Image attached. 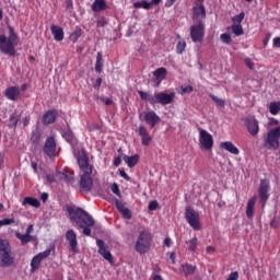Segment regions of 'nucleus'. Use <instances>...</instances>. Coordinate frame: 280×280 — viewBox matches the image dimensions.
<instances>
[{
  "label": "nucleus",
  "mask_w": 280,
  "mask_h": 280,
  "mask_svg": "<svg viewBox=\"0 0 280 280\" xmlns=\"http://www.w3.org/2000/svg\"><path fill=\"white\" fill-rule=\"evenodd\" d=\"M34 231V225L33 224H30L27 228H26V231H25V234L26 235H32V232Z\"/></svg>",
  "instance_id": "obj_53"
},
{
  "label": "nucleus",
  "mask_w": 280,
  "mask_h": 280,
  "mask_svg": "<svg viewBox=\"0 0 280 280\" xmlns=\"http://www.w3.org/2000/svg\"><path fill=\"white\" fill-rule=\"evenodd\" d=\"M23 125L24 126H30V117H25L24 119H23Z\"/></svg>",
  "instance_id": "obj_63"
},
{
  "label": "nucleus",
  "mask_w": 280,
  "mask_h": 280,
  "mask_svg": "<svg viewBox=\"0 0 280 280\" xmlns=\"http://www.w3.org/2000/svg\"><path fill=\"white\" fill-rule=\"evenodd\" d=\"M210 97L213 100V102L215 103L217 106H221V108H224V106L226 105V103L224 102V100L219 98L218 96L210 94Z\"/></svg>",
  "instance_id": "obj_40"
},
{
  "label": "nucleus",
  "mask_w": 280,
  "mask_h": 280,
  "mask_svg": "<svg viewBox=\"0 0 280 280\" xmlns=\"http://www.w3.org/2000/svg\"><path fill=\"white\" fill-rule=\"evenodd\" d=\"M102 102H104V104H106V106H110V104H113V100H110L108 97L102 98Z\"/></svg>",
  "instance_id": "obj_57"
},
{
  "label": "nucleus",
  "mask_w": 280,
  "mask_h": 280,
  "mask_svg": "<svg viewBox=\"0 0 280 280\" xmlns=\"http://www.w3.org/2000/svg\"><path fill=\"white\" fill-rule=\"evenodd\" d=\"M57 117H58L57 110H48L45 113L42 121L45 126H49V124H54L56 121Z\"/></svg>",
  "instance_id": "obj_24"
},
{
  "label": "nucleus",
  "mask_w": 280,
  "mask_h": 280,
  "mask_svg": "<svg viewBox=\"0 0 280 280\" xmlns=\"http://www.w3.org/2000/svg\"><path fill=\"white\" fill-rule=\"evenodd\" d=\"M96 246H98V253L101 254L103 259L108 261V264H113V254H110V250L108 249L104 241L97 238Z\"/></svg>",
  "instance_id": "obj_14"
},
{
  "label": "nucleus",
  "mask_w": 280,
  "mask_h": 280,
  "mask_svg": "<svg viewBox=\"0 0 280 280\" xmlns=\"http://www.w3.org/2000/svg\"><path fill=\"white\" fill-rule=\"evenodd\" d=\"M20 120V117L18 114H12L9 118V128H14L15 126H18Z\"/></svg>",
  "instance_id": "obj_37"
},
{
  "label": "nucleus",
  "mask_w": 280,
  "mask_h": 280,
  "mask_svg": "<svg viewBox=\"0 0 280 280\" xmlns=\"http://www.w3.org/2000/svg\"><path fill=\"white\" fill-rule=\"evenodd\" d=\"M14 264V258L10 256V247H7L3 252H0V266L10 267Z\"/></svg>",
  "instance_id": "obj_18"
},
{
  "label": "nucleus",
  "mask_w": 280,
  "mask_h": 280,
  "mask_svg": "<svg viewBox=\"0 0 280 280\" xmlns=\"http://www.w3.org/2000/svg\"><path fill=\"white\" fill-rule=\"evenodd\" d=\"M220 39L225 44V45H231V35L229 33H223L220 35Z\"/></svg>",
  "instance_id": "obj_43"
},
{
  "label": "nucleus",
  "mask_w": 280,
  "mask_h": 280,
  "mask_svg": "<svg viewBox=\"0 0 280 280\" xmlns=\"http://www.w3.org/2000/svg\"><path fill=\"white\" fill-rule=\"evenodd\" d=\"M7 248H10V243H8V241L5 240L0 238V253L7 250Z\"/></svg>",
  "instance_id": "obj_48"
},
{
  "label": "nucleus",
  "mask_w": 280,
  "mask_h": 280,
  "mask_svg": "<svg viewBox=\"0 0 280 280\" xmlns=\"http://www.w3.org/2000/svg\"><path fill=\"white\" fill-rule=\"evenodd\" d=\"M162 0H151L149 3H151V5H159V3H161Z\"/></svg>",
  "instance_id": "obj_64"
},
{
  "label": "nucleus",
  "mask_w": 280,
  "mask_h": 280,
  "mask_svg": "<svg viewBox=\"0 0 280 280\" xmlns=\"http://www.w3.org/2000/svg\"><path fill=\"white\" fill-rule=\"evenodd\" d=\"M245 65L248 67V69H253V60H250L249 58L245 59Z\"/></svg>",
  "instance_id": "obj_56"
},
{
  "label": "nucleus",
  "mask_w": 280,
  "mask_h": 280,
  "mask_svg": "<svg viewBox=\"0 0 280 280\" xmlns=\"http://www.w3.org/2000/svg\"><path fill=\"white\" fill-rule=\"evenodd\" d=\"M80 36H82V28L75 27L74 32L70 35V40L72 43H78Z\"/></svg>",
  "instance_id": "obj_34"
},
{
  "label": "nucleus",
  "mask_w": 280,
  "mask_h": 280,
  "mask_svg": "<svg viewBox=\"0 0 280 280\" xmlns=\"http://www.w3.org/2000/svg\"><path fill=\"white\" fill-rule=\"evenodd\" d=\"M106 8L105 0H94L92 4L93 12H102Z\"/></svg>",
  "instance_id": "obj_29"
},
{
  "label": "nucleus",
  "mask_w": 280,
  "mask_h": 280,
  "mask_svg": "<svg viewBox=\"0 0 280 280\" xmlns=\"http://www.w3.org/2000/svg\"><path fill=\"white\" fill-rule=\"evenodd\" d=\"M31 141L33 143H38V141H40V131H38V130L33 131L32 137H31Z\"/></svg>",
  "instance_id": "obj_44"
},
{
  "label": "nucleus",
  "mask_w": 280,
  "mask_h": 280,
  "mask_svg": "<svg viewBox=\"0 0 280 280\" xmlns=\"http://www.w3.org/2000/svg\"><path fill=\"white\" fill-rule=\"evenodd\" d=\"M232 32L235 36H242L244 34V28L242 24H234L232 25Z\"/></svg>",
  "instance_id": "obj_38"
},
{
  "label": "nucleus",
  "mask_w": 280,
  "mask_h": 280,
  "mask_svg": "<svg viewBox=\"0 0 280 280\" xmlns=\"http://www.w3.org/2000/svg\"><path fill=\"white\" fill-rule=\"evenodd\" d=\"M119 176H121V178H125V180H130V176H128V173L125 171H119Z\"/></svg>",
  "instance_id": "obj_51"
},
{
  "label": "nucleus",
  "mask_w": 280,
  "mask_h": 280,
  "mask_svg": "<svg viewBox=\"0 0 280 280\" xmlns=\"http://www.w3.org/2000/svg\"><path fill=\"white\" fill-rule=\"evenodd\" d=\"M66 8L69 10L71 8H73V0H67L66 2Z\"/></svg>",
  "instance_id": "obj_61"
},
{
  "label": "nucleus",
  "mask_w": 280,
  "mask_h": 280,
  "mask_svg": "<svg viewBox=\"0 0 280 280\" xmlns=\"http://www.w3.org/2000/svg\"><path fill=\"white\" fill-rule=\"evenodd\" d=\"M153 75L158 82L156 86H159V84H161V82H163V80H165V78L167 77V69L159 68L153 71Z\"/></svg>",
  "instance_id": "obj_26"
},
{
  "label": "nucleus",
  "mask_w": 280,
  "mask_h": 280,
  "mask_svg": "<svg viewBox=\"0 0 280 280\" xmlns=\"http://www.w3.org/2000/svg\"><path fill=\"white\" fill-rule=\"evenodd\" d=\"M273 47L280 48V37L273 38Z\"/></svg>",
  "instance_id": "obj_58"
},
{
  "label": "nucleus",
  "mask_w": 280,
  "mask_h": 280,
  "mask_svg": "<svg viewBox=\"0 0 280 280\" xmlns=\"http://www.w3.org/2000/svg\"><path fill=\"white\" fill-rule=\"evenodd\" d=\"M164 244H165V246H167V248H170V246H172V238L166 237V238L164 240Z\"/></svg>",
  "instance_id": "obj_59"
},
{
  "label": "nucleus",
  "mask_w": 280,
  "mask_h": 280,
  "mask_svg": "<svg viewBox=\"0 0 280 280\" xmlns=\"http://www.w3.org/2000/svg\"><path fill=\"white\" fill-rule=\"evenodd\" d=\"M280 145V126L269 129L264 136L262 147L266 150H279Z\"/></svg>",
  "instance_id": "obj_5"
},
{
  "label": "nucleus",
  "mask_w": 280,
  "mask_h": 280,
  "mask_svg": "<svg viewBox=\"0 0 280 280\" xmlns=\"http://www.w3.org/2000/svg\"><path fill=\"white\" fill-rule=\"evenodd\" d=\"M152 3L142 0L133 3V8H142L143 10H150Z\"/></svg>",
  "instance_id": "obj_36"
},
{
  "label": "nucleus",
  "mask_w": 280,
  "mask_h": 280,
  "mask_svg": "<svg viewBox=\"0 0 280 280\" xmlns=\"http://www.w3.org/2000/svg\"><path fill=\"white\" fill-rule=\"evenodd\" d=\"M138 95H140L141 100L144 102H149L152 106L155 104H161L162 106H167V104H172L174 102V97H176V93L172 92L170 94L165 92H155L154 95L143 92L141 90L138 91Z\"/></svg>",
  "instance_id": "obj_3"
},
{
  "label": "nucleus",
  "mask_w": 280,
  "mask_h": 280,
  "mask_svg": "<svg viewBox=\"0 0 280 280\" xmlns=\"http://www.w3.org/2000/svg\"><path fill=\"white\" fill-rule=\"evenodd\" d=\"M44 152L47 156H55L56 155V140L50 137L46 140L44 145Z\"/></svg>",
  "instance_id": "obj_20"
},
{
  "label": "nucleus",
  "mask_w": 280,
  "mask_h": 280,
  "mask_svg": "<svg viewBox=\"0 0 280 280\" xmlns=\"http://www.w3.org/2000/svg\"><path fill=\"white\" fill-rule=\"evenodd\" d=\"M114 165H115V167H119L120 165H121V158H116L115 160H114Z\"/></svg>",
  "instance_id": "obj_55"
},
{
  "label": "nucleus",
  "mask_w": 280,
  "mask_h": 280,
  "mask_svg": "<svg viewBox=\"0 0 280 280\" xmlns=\"http://www.w3.org/2000/svg\"><path fill=\"white\" fill-rule=\"evenodd\" d=\"M47 198H49V195L47 192L42 194V200L43 202H47Z\"/></svg>",
  "instance_id": "obj_62"
},
{
  "label": "nucleus",
  "mask_w": 280,
  "mask_h": 280,
  "mask_svg": "<svg viewBox=\"0 0 280 280\" xmlns=\"http://www.w3.org/2000/svg\"><path fill=\"white\" fill-rule=\"evenodd\" d=\"M15 237L20 240L22 246H25V244H30V242H32V234H21V232H16Z\"/></svg>",
  "instance_id": "obj_31"
},
{
  "label": "nucleus",
  "mask_w": 280,
  "mask_h": 280,
  "mask_svg": "<svg viewBox=\"0 0 280 280\" xmlns=\"http://www.w3.org/2000/svg\"><path fill=\"white\" fill-rule=\"evenodd\" d=\"M22 205L23 207H25V205H30V207H35V209H38V207H40V201H38L36 198L26 197L22 201Z\"/></svg>",
  "instance_id": "obj_30"
},
{
  "label": "nucleus",
  "mask_w": 280,
  "mask_h": 280,
  "mask_svg": "<svg viewBox=\"0 0 280 280\" xmlns=\"http://www.w3.org/2000/svg\"><path fill=\"white\" fill-rule=\"evenodd\" d=\"M66 240L69 243L72 253H78V234H75V231L68 230L66 232Z\"/></svg>",
  "instance_id": "obj_15"
},
{
  "label": "nucleus",
  "mask_w": 280,
  "mask_h": 280,
  "mask_svg": "<svg viewBox=\"0 0 280 280\" xmlns=\"http://www.w3.org/2000/svg\"><path fill=\"white\" fill-rule=\"evenodd\" d=\"M47 183H56V177L51 174L46 175Z\"/></svg>",
  "instance_id": "obj_52"
},
{
  "label": "nucleus",
  "mask_w": 280,
  "mask_h": 280,
  "mask_svg": "<svg viewBox=\"0 0 280 280\" xmlns=\"http://www.w3.org/2000/svg\"><path fill=\"white\" fill-rule=\"evenodd\" d=\"M67 212L71 222H74L77 226L83 229V235L91 237V226H95V219L82 208L67 207Z\"/></svg>",
  "instance_id": "obj_2"
},
{
  "label": "nucleus",
  "mask_w": 280,
  "mask_h": 280,
  "mask_svg": "<svg viewBox=\"0 0 280 280\" xmlns=\"http://www.w3.org/2000/svg\"><path fill=\"white\" fill-rule=\"evenodd\" d=\"M61 136L63 137V139H66L68 143H73V131H71L70 129L62 130Z\"/></svg>",
  "instance_id": "obj_33"
},
{
  "label": "nucleus",
  "mask_w": 280,
  "mask_h": 280,
  "mask_svg": "<svg viewBox=\"0 0 280 280\" xmlns=\"http://www.w3.org/2000/svg\"><path fill=\"white\" fill-rule=\"evenodd\" d=\"M16 45H19V35L14 28L9 27V36L0 35V52L5 56H16Z\"/></svg>",
  "instance_id": "obj_4"
},
{
  "label": "nucleus",
  "mask_w": 280,
  "mask_h": 280,
  "mask_svg": "<svg viewBox=\"0 0 280 280\" xmlns=\"http://www.w3.org/2000/svg\"><path fill=\"white\" fill-rule=\"evenodd\" d=\"M49 255H51V249H46L34 256L31 260V272H36V270H38V268L40 267V262L43 261V259H47Z\"/></svg>",
  "instance_id": "obj_13"
},
{
  "label": "nucleus",
  "mask_w": 280,
  "mask_h": 280,
  "mask_svg": "<svg viewBox=\"0 0 280 280\" xmlns=\"http://www.w3.org/2000/svg\"><path fill=\"white\" fill-rule=\"evenodd\" d=\"M112 191L115 194V196L121 197V191L119 190V185H117V183L112 185Z\"/></svg>",
  "instance_id": "obj_49"
},
{
  "label": "nucleus",
  "mask_w": 280,
  "mask_h": 280,
  "mask_svg": "<svg viewBox=\"0 0 280 280\" xmlns=\"http://www.w3.org/2000/svg\"><path fill=\"white\" fill-rule=\"evenodd\" d=\"M102 52H97L96 56V63H95V71L96 73H102V67H104V63L102 62Z\"/></svg>",
  "instance_id": "obj_35"
},
{
  "label": "nucleus",
  "mask_w": 280,
  "mask_h": 280,
  "mask_svg": "<svg viewBox=\"0 0 280 280\" xmlns=\"http://www.w3.org/2000/svg\"><path fill=\"white\" fill-rule=\"evenodd\" d=\"M196 272V266L190 265V264H183L179 267V273L183 275L184 277H191Z\"/></svg>",
  "instance_id": "obj_23"
},
{
  "label": "nucleus",
  "mask_w": 280,
  "mask_h": 280,
  "mask_svg": "<svg viewBox=\"0 0 280 280\" xmlns=\"http://www.w3.org/2000/svg\"><path fill=\"white\" fill-rule=\"evenodd\" d=\"M73 156L77 159L80 172L82 173L80 189L82 191H91V189H93V178H91V174H93V165L89 164V155H86V151L84 150L80 151L74 149Z\"/></svg>",
  "instance_id": "obj_1"
},
{
  "label": "nucleus",
  "mask_w": 280,
  "mask_h": 280,
  "mask_svg": "<svg viewBox=\"0 0 280 280\" xmlns=\"http://www.w3.org/2000/svg\"><path fill=\"white\" fill-rule=\"evenodd\" d=\"M139 117L140 121H145V124H148L151 128H154V126L161 121V117L156 115L154 110L142 112L140 113Z\"/></svg>",
  "instance_id": "obj_10"
},
{
  "label": "nucleus",
  "mask_w": 280,
  "mask_h": 280,
  "mask_svg": "<svg viewBox=\"0 0 280 280\" xmlns=\"http://www.w3.org/2000/svg\"><path fill=\"white\" fill-rule=\"evenodd\" d=\"M257 202V197H252L246 207V215L247 218H253L255 215V203Z\"/></svg>",
  "instance_id": "obj_27"
},
{
  "label": "nucleus",
  "mask_w": 280,
  "mask_h": 280,
  "mask_svg": "<svg viewBox=\"0 0 280 280\" xmlns=\"http://www.w3.org/2000/svg\"><path fill=\"white\" fill-rule=\"evenodd\" d=\"M100 86H102V78H98L94 84L95 89H100Z\"/></svg>",
  "instance_id": "obj_60"
},
{
  "label": "nucleus",
  "mask_w": 280,
  "mask_h": 280,
  "mask_svg": "<svg viewBox=\"0 0 280 280\" xmlns=\"http://www.w3.org/2000/svg\"><path fill=\"white\" fill-rule=\"evenodd\" d=\"M207 16V11L205 10V4H196L192 8V21H202V19H206Z\"/></svg>",
  "instance_id": "obj_16"
},
{
  "label": "nucleus",
  "mask_w": 280,
  "mask_h": 280,
  "mask_svg": "<svg viewBox=\"0 0 280 280\" xmlns=\"http://www.w3.org/2000/svg\"><path fill=\"white\" fill-rule=\"evenodd\" d=\"M50 32H51L55 40H57V43L65 40V30H62V27L57 26V25H51Z\"/></svg>",
  "instance_id": "obj_22"
},
{
  "label": "nucleus",
  "mask_w": 280,
  "mask_h": 280,
  "mask_svg": "<svg viewBox=\"0 0 280 280\" xmlns=\"http://www.w3.org/2000/svg\"><path fill=\"white\" fill-rule=\"evenodd\" d=\"M194 92V86L191 85H186L180 88V94L186 95V93H192Z\"/></svg>",
  "instance_id": "obj_46"
},
{
  "label": "nucleus",
  "mask_w": 280,
  "mask_h": 280,
  "mask_svg": "<svg viewBox=\"0 0 280 280\" xmlns=\"http://www.w3.org/2000/svg\"><path fill=\"white\" fill-rule=\"evenodd\" d=\"M189 246V250L194 253L198 248V237H192L190 241L187 242Z\"/></svg>",
  "instance_id": "obj_39"
},
{
  "label": "nucleus",
  "mask_w": 280,
  "mask_h": 280,
  "mask_svg": "<svg viewBox=\"0 0 280 280\" xmlns=\"http://www.w3.org/2000/svg\"><path fill=\"white\" fill-rule=\"evenodd\" d=\"M185 218L194 231H200L202 225L200 224V214L198 211L194 210L191 207H187L185 210Z\"/></svg>",
  "instance_id": "obj_7"
},
{
  "label": "nucleus",
  "mask_w": 280,
  "mask_h": 280,
  "mask_svg": "<svg viewBox=\"0 0 280 280\" xmlns=\"http://www.w3.org/2000/svg\"><path fill=\"white\" fill-rule=\"evenodd\" d=\"M186 47H187V43L185 40L178 42V44L176 46V52L183 54V51H185Z\"/></svg>",
  "instance_id": "obj_41"
},
{
  "label": "nucleus",
  "mask_w": 280,
  "mask_h": 280,
  "mask_svg": "<svg viewBox=\"0 0 280 280\" xmlns=\"http://www.w3.org/2000/svg\"><path fill=\"white\" fill-rule=\"evenodd\" d=\"M270 182L268 179H261L258 188V195L262 202V207H266L268 199L270 198Z\"/></svg>",
  "instance_id": "obj_11"
},
{
  "label": "nucleus",
  "mask_w": 280,
  "mask_h": 280,
  "mask_svg": "<svg viewBox=\"0 0 280 280\" xmlns=\"http://www.w3.org/2000/svg\"><path fill=\"white\" fill-rule=\"evenodd\" d=\"M176 3V0H166L165 8H172Z\"/></svg>",
  "instance_id": "obj_54"
},
{
  "label": "nucleus",
  "mask_w": 280,
  "mask_h": 280,
  "mask_svg": "<svg viewBox=\"0 0 280 280\" xmlns=\"http://www.w3.org/2000/svg\"><path fill=\"white\" fill-rule=\"evenodd\" d=\"M220 148L222 150H225L226 152H230V154H234V156H237V154H240V149L235 147V144L231 141L221 142Z\"/></svg>",
  "instance_id": "obj_21"
},
{
  "label": "nucleus",
  "mask_w": 280,
  "mask_h": 280,
  "mask_svg": "<svg viewBox=\"0 0 280 280\" xmlns=\"http://www.w3.org/2000/svg\"><path fill=\"white\" fill-rule=\"evenodd\" d=\"M245 126L252 137H257L259 135V120H257L255 116L245 118Z\"/></svg>",
  "instance_id": "obj_12"
},
{
  "label": "nucleus",
  "mask_w": 280,
  "mask_h": 280,
  "mask_svg": "<svg viewBox=\"0 0 280 280\" xmlns=\"http://www.w3.org/2000/svg\"><path fill=\"white\" fill-rule=\"evenodd\" d=\"M199 144L201 150H211L213 148V136L205 129H199Z\"/></svg>",
  "instance_id": "obj_9"
},
{
  "label": "nucleus",
  "mask_w": 280,
  "mask_h": 280,
  "mask_svg": "<svg viewBox=\"0 0 280 280\" xmlns=\"http://www.w3.org/2000/svg\"><path fill=\"white\" fill-rule=\"evenodd\" d=\"M4 95L7 100H10L11 102H16L21 98V91L16 86H9L5 90Z\"/></svg>",
  "instance_id": "obj_19"
},
{
  "label": "nucleus",
  "mask_w": 280,
  "mask_h": 280,
  "mask_svg": "<svg viewBox=\"0 0 280 280\" xmlns=\"http://www.w3.org/2000/svg\"><path fill=\"white\" fill-rule=\"evenodd\" d=\"M149 211H156L159 209V201H151L148 206Z\"/></svg>",
  "instance_id": "obj_50"
},
{
  "label": "nucleus",
  "mask_w": 280,
  "mask_h": 280,
  "mask_svg": "<svg viewBox=\"0 0 280 280\" xmlns=\"http://www.w3.org/2000/svg\"><path fill=\"white\" fill-rule=\"evenodd\" d=\"M138 132L142 139V145H150V142L152 141V137L148 132V129H145V127L143 126H140L138 128Z\"/></svg>",
  "instance_id": "obj_25"
},
{
  "label": "nucleus",
  "mask_w": 280,
  "mask_h": 280,
  "mask_svg": "<svg viewBox=\"0 0 280 280\" xmlns=\"http://www.w3.org/2000/svg\"><path fill=\"white\" fill-rule=\"evenodd\" d=\"M151 246H152V234H150V231L148 230L141 231L136 242L137 253H140V255H145V253L150 250Z\"/></svg>",
  "instance_id": "obj_6"
},
{
  "label": "nucleus",
  "mask_w": 280,
  "mask_h": 280,
  "mask_svg": "<svg viewBox=\"0 0 280 280\" xmlns=\"http://www.w3.org/2000/svg\"><path fill=\"white\" fill-rule=\"evenodd\" d=\"M244 12H241L238 15L234 16L232 19L233 23H238V25H241L242 21H244Z\"/></svg>",
  "instance_id": "obj_47"
},
{
  "label": "nucleus",
  "mask_w": 280,
  "mask_h": 280,
  "mask_svg": "<svg viewBox=\"0 0 280 280\" xmlns=\"http://www.w3.org/2000/svg\"><path fill=\"white\" fill-rule=\"evenodd\" d=\"M115 205L119 213H121L122 218L125 220H131L132 219V211L126 207V203H122L121 200L116 199Z\"/></svg>",
  "instance_id": "obj_17"
},
{
  "label": "nucleus",
  "mask_w": 280,
  "mask_h": 280,
  "mask_svg": "<svg viewBox=\"0 0 280 280\" xmlns=\"http://www.w3.org/2000/svg\"><path fill=\"white\" fill-rule=\"evenodd\" d=\"M61 178L67 183L68 185H73L75 183V179L73 177H69L67 174L61 173Z\"/></svg>",
  "instance_id": "obj_45"
},
{
  "label": "nucleus",
  "mask_w": 280,
  "mask_h": 280,
  "mask_svg": "<svg viewBox=\"0 0 280 280\" xmlns=\"http://www.w3.org/2000/svg\"><path fill=\"white\" fill-rule=\"evenodd\" d=\"M14 222H16L14 220V218L2 219V220H0V229H1V226H10V224H14Z\"/></svg>",
  "instance_id": "obj_42"
},
{
  "label": "nucleus",
  "mask_w": 280,
  "mask_h": 280,
  "mask_svg": "<svg viewBox=\"0 0 280 280\" xmlns=\"http://www.w3.org/2000/svg\"><path fill=\"white\" fill-rule=\"evenodd\" d=\"M122 160L129 167H135V165H137V163H139V154H135L131 156L124 155Z\"/></svg>",
  "instance_id": "obj_28"
},
{
  "label": "nucleus",
  "mask_w": 280,
  "mask_h": 280,
  "mask_svg": "<svg viewBox=\"0 0 280 280\" xmlns=\"http://www.w3.org/2000/svg\"><path fill=\"white\" fill-rule=\"evenodd\" d=\"M190 38L192 43H202L205 39V24H202V21L190 26Z\"/></svg>",
  "instance_id": "obj_8"
},
{
  "label": "nucleus",
  "mask_w": 280,
  "mask_h": 280,
  "mask_svg": "<svg viewBox=\"0 0 280 280\" xmlns=\"http://www.w3.org/2000/svg\"><path fill=\"white\" fill-rule=\"evenodd\" d=\"M280 112V102H272L269 105V113L271 115H279Z\"/></svg>",
  "instance_id": "obj_32"
}]
</instances>
